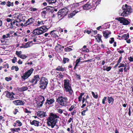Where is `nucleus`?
I'll return each instance as SVG.
<instances>
[{
  "label": "nucleus",
  "instance_id": "obj_10",
  "mask_svg": "<svg viewBox=\"0 0 133 133\" xmlns=\"http://www.w3.org/2000/svg\"><path fill=\"white\" fill-rule=\"evenodd\" d=\"M19 26L20 25L18 23V21L13 19L11 21V23H10V27L11 29H13L14 28H16V27H19Z\"/></svg>",
  "mask_w": 133,
  "mask_h": 133
},
{
  "label": "nucleus",
  "instance_id": "obj_50",
  "mask_svg": "<svg viewBox=\"0 0 133 133\" xmlns=\"http://www.w3.org/2000/svg\"><path fill=\"white\" fill-rule=\"evenodd\" d=\"M86 99H87V102H85L87 103H88V102L91 101V100L90 99L88 95H87L86 97Z\"/></svg>",
  "mask_w": 133,
  "mask_h": 133
},
{
  "label": "nucleus",
  "instance_id": "obj_31",
  "mask_svg": "<svg viewBox=\"0 0 133 133\" xmlns=\"http://www.w3.org/2000/svg\"><path fill=\"white\" fill-rule=\"evenodd\" d=\"M28 89V88L27 87L23 86L20 88V91L21 92H23L27 90Z\"/></svg>",
  "mask_w": 133,
  "mask_h": 133
},
{
  "label": "nucleus",
  "instance_id": "obj_59",
  "mask_svg": "<svg viewBox=\"0 0 133 133\" xmlns=\"http://www.w3.org/2000/svg\"><path fill=\"white\" fill-rule=\"evenodd\" d=\"M87 99H86V97L85 98L84 97H83L82 100V104L84 103L85 101V102H87Z\"/></svg>",
  "mask_w": 133,
  "mask_h": 133
},
{
  "label": "nucleus",
  "instance_id": "obj_46",
  "mask_svg": "<svg viewBox=\"0 0 133 133\" xmlns=\"http://www.w3.org/2000/svg\"><path fill=\"white\" fill-rule=\"evenodd\" d=\"M65 51L66 52H69L72 50V48L67 47L64 49Z\"/></svg>",
  "mask_w": 133,
  "mask_h": 133
},
{
  "label": "nucleus",
  "instance_id": "obj_1",
  "mask_svg": "<svg viewBox=\"0 0 133 133\" xmlns=\"http://www.w3.org/2000/svg\"><path fill=\"white\" fill-rule=\"evenodd\" d=\"M59 118V116L55 114L50 113L49 117L47 120V124L49 126H51L52 128H54L57 122V118Z\"/></svg>",
  "mask_w": 133,
  "mask_h": 133
},
{
  "label": "nucleus",
  "instance_id": "obj_57",
  "mask_svg": "<svg viewBox=\"0 0 133 133\" xmlns=\"http://www.w3.org/2000/svg\"><path fill=\"white\" fill-rule=\"evenodd\" d=\"M25 111L24 112L26 113H28L29 114H31V111L28 110V109L26 108H25L24 109Z\"/></svg>",
  "mask_w": 133,
  "mask_h": 133
},
{
  "label": "nucleus",
  "instance_id": "obj_38",
  "mask_svg": "<svg viewBox=\"0 0 133 133\" xmlns=\"http://www.w3.org/2000/svg\"><path fill=\"white\" fill-rule=\"evenodd\" d=\"M18 105H24L25 103L24 101L18 100Z\"/></svg>",
  "mask_w": 133,
  "mask_h": 133
},
{
  "label": "nucleus",
  "instance_id": "obj_56",
  "mask_svg": "<svg viewBox=\"0 0 133 133\" xmlns=\"http://www.w3.org/2000/svg\"><path fill=\"white\" fill-rule=\"evenodd\" d=\"M12 61L13 63H15L17 61V58L16 57H14L12 59Z\"/></svg>",
  "mask_w": 133,
  "mask_h": 133
},
{
  "label": "nucleus",
  "instance_id": "obj_8",
  "mask_svg": "<svg viewBox=\"0 0 133 133\" xmlns=\"http://www.w3.org/2000/svg\"><path fill=\"white\" fill-rule=\"evenodd\" d=\"M120 22V23L124 25H127L130 23V22L125 18L123 17H119L116 18L115 19Z\"/></svg>",
  "mask_w": 133,
  "mask_h": 133
},
{
  "label": "nucleus",
  "instance_id": "obj_20",
  "mask_svg": "<svg viewBox=\"0 0 133 133\" xmlns=\"http://www.w3.org/2000/svg\"><path fill=\"white\" fill-rule=\"evenodd\" d=\"M55 70L56 71L63 72L66 70L65 67H63L62 66H58L56 68Z\"/></svg>",
  "mask_w": 133,
  "mask_h": 133
},
{
  "label": "nucleus",
  "instance_id": "obj_33",
  "mask_svg": "<svg viewBox=\"0 0 133 133\" xmlns=\"http://www.w3.org/2000/svg\"><path fill=\"white\" fill-rule=\"evenodd\" d=\"M32 42V41H29L26 43L25 45H24V48H27L30 47V45L31 43Z\"/></svg>",
  "mask_w": 133,
  "mask_h": 133
},
{
  "label": "nucleus",
  "instance_id": "obj_2",
  "mask_svg": "<svg viewBox=\"0 0 133 133\" xmlns=\"http://www.w3.org/2000/svg\"><path fill=\"white\" fill-rule=\"evenodd\" d=\"M122 9L119 10V15L123 17H127L132 12V9L131 7L125 4L123 5L122 7Z\"/></svg>",
  "mask_w": 133,
  "mask_h": 133
},
{
  "label": "nucleus",
  "instance_id": "obj_41",
  "mask_svg": "<svg viewBox=\"0 0 133 133\" xmlns=\"http://www.w3.org/2000/svg\"><path fill=\"white\" fill-rule=\"evenodd\" d=\"M69 60V59L68 58H63V62L64 64H65L66 62H68Z\"/></svg>",
  "mask_w": 133,
  "mask_h": 133
},
{
  "label": "nucleus",
  "instance_id": "obj_30",
  "mask_svg": "<svg viewBox=\"0 0 133 133\" xmlns=\"http://www.w3.org/2000/svg\"><path fill=\"white\" fill-rule=\"evenodd\" d=\"M10 130L12 132H13V133H14V132H18L20 130V128H11Z\"/></svg>",
  "mask_w": 133,
  "mask_h": 133
},
{
  "label": "nucleus",
  "instance_id": "obj_27",
  "mask_svg": "<svg viewBox=\"0 0 133 133\" xmlns=\"http://www.w3.org/2000/svg\"><path fill=\"white\" fill-rule=\"evenodd\" d=\"M6 6L8 7H13L14 6V2H11L10 1H8L6 3Z\"/></svg>",
  "mask_w": 133,
  "mask_h": 133
},
{
  "label": "nucleus",
  "instance_id": "obj_47",
  "mask_svg": "<svg viewBox=\"0 0 133 133\" xmlns=\"http://www.w3.org/2000/svg\"><path fill=\"white\" fill-rule=\"evenodd\" d=\"M12 103L16 105H18V100H14L12 101Z\"/></svg>",
  "mask_w": 133,
  "mask_h": 133
},
{
  "label": "nucleus",
  "instance_id": "obj_4",
  "mask_svg": "<svg viewBox=\"0 0 133 133\" xmlns=\"http://www.w3.org/2000/svg\"><path fill=\"white\" fill-rule=\"evenodd\" d=\"M48 81L47 78L42 77L39 82V87L42 89L44 90L46 88L48 84Z\"/></svg>",
  "mask_w": 133,
  "mask_h": 133
},
{
  "label": "nucleus",
  "instance_id": "obj_55",
  "mask_svg": "<svg viewBox=\"0 0 133 133\" xmlns=\"http://www.w3.org/2000/svg\"><path fill=\"white\" fill-rule=\"evenodd\" d=\"M75 105H72L71 107L69 108V111H71L74 108Z\"/></svg>",
  "mask_w": 133,
  "mask_h": 133
},
{
  "label": "nucleus",
  "instance_id": "obj_61",
  "mask_svg": "<svg viewBox=\"0 0 133 133\" xmlns=\"http://www.w3.org/2000/svg\"><path fill=\"white\" fill-rule=\"evenodd\" d=\"M110 39L111 40L109 41V43L110 44H112L114 42V38L113 37L111 38H110Z\"/></svg>",
  "mask_w": 133,
  "mask_h": 133
},
{
  "label": "nucleus",
  "instance_id": "obj_52",
  "mask_svg": "<svg viewBox=\"0 0 133 133\" xmlns=\"http://www.w3.org/2000/svg\"><path fill=\"white\" fill-rule=\"evenodd\" d=\"M107 97H104V98L102 99V103L103 104H105V101L107 100Z\"/></svg>",
  "mask_w": 133,
  "mask_h": 133
},
{
  "label": "nucleus",
  "instance_id": "obj_6",
  "mask_svg": "<svg viewBox=\"0 0 133 133\" xmlns=\"http://www.w3.org/2000/svg\"><path fill=\"white\" fill-rule=\"evenodd\" d=\"M68 12V10L67 8L64 7L61 9L57 12L58 18L62 19L67 15Z\"/></svg>",
  "mask_w": 133,
  "mask_h": 133
},
{
  "label": "nucleus",
  "instance_id": "obj_58",
  "mask_svg": "<svg viewBox=\"0 0 133 133\" xmlns=\"http://www.w3.org/2000/svg\"><path fill=\"white\" fill-rule=\"evenodd\" d=\"M59 78H63L64 77V76L62 74V73L61 72H60L59 74Z\"/></svg>",
  "mask_w": 133,
  "mask_h": 133
},
{
  "label": "nucleus",
  "instance_id": "obj_19",
  "mask_svg": "<svg viewBox=\"0 0 133 133\" xmlns=\"http://www.w3.org/2000/svg\"><path fill=\"white\" fill-rule=\"evenodd\" d=\"M30 123L31 125H34L36 127H38L39 126V122L38 121L34 120L32 121H30Z\"/></svg>",
  "mask_w": 133,
  "mask_h": 133
},
{
  "label": "nucleus",
  "instance_id": "obj_13",
  "mask_svg": "<svg viewBox=\"0 0 133 133\" xmlns=\"http://www.w3.org/2000/svg\"><path fill=\"white\" fill-rule=\"evenodd\" d=\"M55 102V100L54 98H47L45 103L44 105L46 106L48 105H51L54 103Z\"/></svg>",
  "mask_w": 133,
  "mask_h": 133
},
{
  "label": "nucleus",
  "instance_id": "obj_51",
  "mask_svg": "<svg viewBox=\"0 0 133 133\" xmlns=\"http://www.w3.org/2000/svg\"><path fill=\"white\" fill-rule=\"evenodd\" d=\"M17 108H15L14 109V111H13V114L15 115L16 114L17 112H18V109Z\"/></svg>",
  "mask_w": 133,
  "mask_h": 133
},
{
  "label": "nucleus",
  "instance_id": "obj_62",
  "mask_svg": "<svg viewBox=\"0 0 133 133\" xmlns=\"http://www.w3.org/2000/svg\"><path fill=\"white\" fill-rule=\"evenodd\" d=\"M11 19L9 18H7L6 19V21L8 22H11V21H12V19Z\"/></svg>",
  "mask_w": 133,
  "mask_h": 133
},
{
  "label": "nucleus",
  "instance_id": "obj_5",
  "mask_svg": "<svg viewBox=\"0 0 133 133\" xmlns=\"http://www.w3.org/2000/svg\"><path fill=\"white\" fill-rule=\"evenodd\" d=\"M56 101L62 106H65L68 105V99L66 97L59 96L56 98Z\"/></svg>",
  "mask_w": 133,
  "mask_h": 133
},
{
  "label": "nucleus",
  "instance_id": "obj_40",
  "mask_svg": "<svg viewBox=\"0 0 133 133\" xmlns=\"http://www.w3.org/2000/svg\"><path fill=\"white\" fill-rule=\"evenodd\" d=\"M127 66L126 63H120L119 64V65L118 66V68H120L122 67H124Z\"/></svg>",
  "mask_w": 133,
  "mask_h": 133
},
{
  "label": "nucleus",
  "instance_id": "obj_32",
  "mask_svg": "<svg viewBox=\"0 0 133 133\" xmlns=\"http://www.w3.org/2000/svg\"><path fill=\"white\" fill-rule=\"evenodd\" d=\"M88 4L87 2L86 4L82 6L84 10H89L90 9L89 5Z\"/></svg>",
  "mask_w": 133,
  "mask_h": 133
},
{
  "label": "nucleus",
  "instance_id": "obj_37",
  "mask_svg": "<svg viewBox=\"0 0 133 133\" xmlns=\"http://www.w3.org/2000/svg\"><path fill=\"white\" fill-rule=\"evenodd\" d=\"M57 1V0H47V2L49 4H52L55 3Z\"/></svg>",
  "mask_w": 133,
  "mask_h": 133
},
{
  "label": "nucleus",
  "instance_id": "obj_42",
  "mask_svg": "<svg viewBox=\"0 0 133 133\" xmlns=\"http://www.w3.org/2000/svg\"><path fill=\"white\" fill-rule=\"evenodd\" d=\"M46 12V11L44 10L43 11L41 12L42 17L43 18H45Z\"/></svg>",
  "mask_w": 133,
  "mask_h": 133
},
{
  "label": "nucleus",
  "instance_id": "obj_24",
  "mask_svg": "<svg viewBox=\"0 0 133 133\" xmlns=\"http://www.w3.org/2000/svg\"><path fill=\"white\" fill-rule=\"evenodd\" d=\"M37 116H42L44 117H45L46 115L45 114H46L45 112H43L42 111H38L37 112Z\"/></svg>",
  "mask_w": 133,
  "mask_h": 133
},
{
  "label": "nucleus",
  "instance_id": "obj_36",
  "mask_svg": "<svg viewBox=\"0 0 133 133\" xmlns=\"http://www.w3.org/2000/svg\"><path fill=\"white\" fill-rule=\"evenodd\" d=\"M23 18V16H18L17 17V18L19 19L18 23H19V22L22 21L23 22H24L25 21V19H23L22 21V19Z\"/></svg>",
  "mask_w": 133,
  "mask_h": 133
},
{
  "label": "nucleus",
  "instance_id": "obj_22",
  "mask_svg": "<svg viewBox=\"0 0 133 133\" xmlns=\"http://www.w3.org/2000/svg\"><path fill=\"white\" fill-rule=\"evenodd\" d=\"M45 100L44 97L41 95H39L37 97V101L44 102Z\"/></svg>",
  "mask_w": 133,
  "mask_h": 133
},
{
  "label": "nucleus",
  "instance_id": "obj_12",
  "mask_svg": "<svg viewBox=\"0 0 133 133\" xmlns=\"http://www.w3.org/2000/svg\"><path fill=\"white\" fill-rule=\"evenodd\" d=\"M40 27L35 29L32 33L34 35H39L43 34Z\"/></svg>",
  "mask_w": 133,
  "mask_h": 133
},
{
  "label": "nucleus",
  "instance_id": "obj_54",
  "mask_svg": "<svg viewBox=\"0 0 133 133\" xmlns=\"http://www.w3.org/2000/svg\"><path fill=\"white\" fill-rule=\"evenodd\" d=\"M3 66V68H8L9 67V64L8 63H6V64L4 65Z\"/></svg>",
  "mask_w": 133,
  "mask_h": 133
},
{
  "label": "nucleus",
  "instance_id": "obj_53",
  "mask_svg": "<svg viewBox=\"0 0 133 133\" xmlns=\"http://www.w3.org/2000/svg\"><path fill=\"white\" fill-rule=\"evenodd\" d=\"M64 110H62L60 109H57V112L60 114H62L63 112V111Z\"/></svg>",
  "mask_w": 133,
  "mask_h": 133
},
{
  "label": "nucleus",
  "instance_id": "obj_49",
  "mask_svg": "<svg viewBox=\"0 0 133 133\" xmlns=\"http://www.w3.org/2000/svg\"><path fill=\"white\" fill-rule=\"evenodd\" d=\"M91 94H92V95L93 96V97L95 98H97L98 97V95L97 94L95 95V94L94 93V92H93V91H92L91 92Z\"/></svg>",
  "mask_w": 133,
  "mask_h": 133
},
{
  "label": "nucleus",
  "instance_id": "obj_7",
  "mask_svg": "<svg viewBox=\"0 0 133 133\" xmlns=\"http://www.w3.org/2000/svg\"><path fill=\"white\" fill-rule=\"evenodd\" d=\"M34 70V69L32 68H31L23 74V75L21 76V78L24 80L27 79L31 75Z\"/></svg>",
  "mask_w": 133,
  "mask_h": 133
},
{
  "label": "nucleus",
  "instance_id": "obj_39",
  "mask_svg": "<svg viewBox=\"0 0 133 133\" xmlns=\"http://www.w3.org/2000/svg\"><path fill=\"white\" fill-rule=\"evenodd\" d=\"M37 9L33 8L32 6H31L29 8V10L30 11L33 12L37 11Z\"/></svg>",
  "mask_w": 133,
  "mask_h": 133
},
{
  "label": "nucleus",
  "instance_id": "obj_16",
  "mask_svg": "<svg viewBox=\"0 0 133 133\" xmlns=\"http://www.w3.org/2000/svg\"><path fill=\"white\" fill-rule=\"evenodd\" d=\"M34 21L35 19L32 17L29 18L24 23V25L27 26L31 25L34 23Z\"/></svg>",
  "mask_w": 133,
  "mask_h": 133
},
{
  "label": "nucleus",
  "instance_id": "obj_64",
  "mask_svg": "<svg viewBox=\"0 0 133 133\" xmlns=\"http://www.w3.org/2000/svg\"><path fill=\"white\" fill-rule=\"evenodd\" d=\"M111 66H109L108 67H107L106 68V71H109L111 69Z\"/></svg>",
  "mask_w": 133,
  "mask_h": 133
},
{
  "label": "nucleus",
  "instance_id": "obj_15",
  "mask_svg": "<svg viewBox=\"0 0 133 133\" xmlns=\"http://www.w3.org/2000/svg\"><path fill=\"white\" fill-rule=\"evenodd\" d=\"M57 45L55 46V50L58 52H62L64 48V46H62L61 45L59 44H57Z\"/></svg>",
  "mask_w": 133,
  "mask_h": 133
},
{
  "label": "nucleus",
  "instance_id": "obj_44",
  "mask_svg": "<svg viewBox=\"0 0 133 133\" xmlns=\"http://www.w3.org/2000/svg\"><path fill=\"white\" fill-rule=\"evenodd\" d=\"M27 57V56L23 54L21 55L20 56H19V58L23 59H25Z\"/></svg>",
  "mask_w": 133,
  "mask_h": 133
},
{
  "label": "nucleus",
  "instance_id": "obj_3",
  "mask_svg": "<svg viewBox=\"0 0 133 133\" xmlns=\"http://www.w3.org/2000/svg\"><path fill=\"white\" fill-rule=\"evenodd\" d=\"M64 90L66 92H68L69 94L71 95L73 91L71 85L70 84L69 81V79H65L64 80Z\"/></svg>",
  "mask_w": 133,
  "mask_h": 133
},
{
  "label": "nucleus",
  "instance_id": "obj_28",
  "mask_svg": "<svg viewBox=\"0 0 133 133\" xmlns=\"http://www.w3.org/2000/svg\"><path fill=\"white\" fill-rule=\"evenodd\" d=\"M44 102H39L37 101H36V103L37 104V106L39 108L42 107Z\"/></svg>",
  "mask_w": 133,
  "mask_h": 133
},
{
  "label": "nucleus",
  "instance_id": "obj_9",
  "mask_svg": "<svg viewBox=\"0 0 133 133\" xmlns=\"http://www.w3.org/2000/svg\"><path fill=\"white\" fill-rule=\"evenodd\" d=\"M5 93L6 94L5 96L9 99L10 100H12L17 99L16 97H14L15 94L13 92H10L8 91H6Z\"/></svg>",
  "mask_w": 133,
  "mask_h": 133
},
{
  "label": "nucleus",
  "instance_id": "obj_45",
  "mask_svg": "<svg viewBox=\"0 0 133 133\" xmlns=\"http://www.w3.org/2000/svg\"><path fill=\"white\" fill-rule=\"evenodd\" d=\"M16 122L18 124V127H21L22 125V123L20 122L19 120H17L16 121Z\"/></svg>",
  "mask_w": 133,
  "mask_h": 133
},
{
  "label": "nucleus",
  "instance_id": "obj_26",
  "mask_svg": "<svg viewBox=\"0 0 133 133\" xmlns=\"http://www.w3.org/2000/svg\"><path fill=\"white\" fill-rule=\"evenodd\" d=\"M48 26H46L43 25L40 27L43 33L47 31L48 29L47 28Z\"/></svg>",
  "mask_w": 133,
  "mask_h": 133
},
{
  "label": "nucleus",
  "instance_id": "obj_14",
  "mask_svg": "<svg viewBox=\"0 0 133 133\" xmlns=\"http://www.w3.org/2000/svg\"><path fill=\"white\" fill-rule=\"evenodd\" d=\"M88 4H89L90 9L91 8L95 9L96 8L95 6H97V5L96 4L97 2H95L94 1H89L88 2Z\"/></svg>",
  "mask_w": 133,
  "mask_h": 133
},
{
  "label": "nucleus",
  "instance_id": "obj_60",
  "mask_svg": "<svg viewBox=\"0 0 133 133\" xmlns=\"http://www.w3.org/2000/svg\"><path fill=\"white\" fill-rule=\"evenodd\" d=\"M5 79L6 81H11L12 79V78L10 77H6L5 78Z\"/></svg>",
  "mask_w": 133,
  "mask_h": 133
},
{
  "label": "nucleus",
  "instance_id": "obj_63",
  "mask_svg": "<svg viewBox=\"0 0 133 133\" xmlns=\"http://www.w3.org/2000/svg\"><path fill=\"white\" fill-rule=\"evenodd\" d=\"M128 59L130 62L133 61V57L131 56L128 58Z\"/></svg>",
  "mask_w": 133,
  "mask_h": 133
},
{
  "label": "nucleus",
  "instance_id": "obj_25",
  "mask_svg": "<svg viewBox=\"0 0 133 133\" xmlns=\"http://www.w3.org/2000/svg\"><path fill=\"white\" fill-rule=\"evenodd\" d=\"M129 37V34L128 33L127 34H124L121 36V39H124L125 40L128 39Z\"/></svg>",
  "mask_w": 133,
  "mask_h": 133
},
{
  "label": "nucleus",
  "instance_id": "obj_17",
  "mask_svg": "<svg viewBox=\"0 0 133 133\" xmlns=\"http://www.w3.org/2000/svg\"><path fill=\"white\" fill-rule=\"evenodd\" d=\"M79 11V9H76L75 10L73 11L72 12L68 15V17L69 18H72L73 16H74Z\"/></svg>",
  "mask_w": 133,
  "mask_h": 133
},
{
  "label": "nucleus",
  "instance_id": "obj_11",
  "mask_svg": "<svg viewBox=\"0 0 133 133\" xmlns=\"http://www.w3.org/2000/svg\"><path fill=\"white\" fill-rule=\"evenodd\" d=\"M41 79V78L39 77V75H37L34 76L32 79L30 81H29V82L32 83H33L34 84H37V82L39 81Z\"/></svg>",
  "mask_w": 133,
  "mask_h": 133
},
{
  "label": "nucleus",
  "instance_id": "obj_48",
  "mask_svg": "<svg viewBox=\"0 0 133 133\" xmlns=\"http://www.w3.org/2000/svg\"><path fill=\"white\" fill-rule=\"evenodd\" d=\"M16 54L18 56V57H19V56L21 55L22 54V52L21 51H16Z\"/></svg>",
  "mask_w": 133,
  "mask_h": 133
},
{
  "label": "nucleus",
  "instance_id": "obj_43",
  "mask_svg": "<svg viewBox=\"0 0 133 133\" xmlns=\"http://www.w3.org/2000/svg\"><path fill=\"white\" fill-rule=\"evenodd\" d=\"M130 69V67L129 66H128V67H127V66H125L124 67V72H127L128 70H129Z\"/></svg>",
  "mask_w": 133,
  "mask_h": 133
},
{
  "label": "nucleus",
  "instance_id": "obj_21",
  "mask_svg": "<svg viewBox=\"0 0 133 133\" xmlns=\"http://www.w3.org/2000/svg\"><path fill=\"white\" fill-rule=\"evenodd\" d=\"M36 23H37V25L38 26H39L40 25H42L44 24V21L40 18L37 19L36 21Z\"/></svg>",
  "mask_w": 133,
  "mask_h": 133
},
{
  "label": "nucleus",
  "instance_id": "obj_35",
  "mask_svg": "<svg viewBox=\"0 0 133 133\" xmlns=\"http://www.w3.org/2000/svg\"><path fill=\"white\" fill-rule=\"evenodd\" d=\"M84 92H82L80 93L79 96L78 97V101L79 102H81L82 99V97L83 95H84Z\"/></svg>",
  "mask_w": 133,
  "mask_h": 133
},
{
  "label": "nucleus",
  "instance_id": "obj_18",
  "mask_svg": "<svg viewBox=\"0 0 133 133\" xmlns=\"http://www.w3.org/2000/svg\"><path fill=\"white\" fill-rule=\"evenodd\" d=\"M103 36L105 39L107 38L109 35L111 34V32L109 31H105L103 32Z\"/></svg>",
  "mask_w": 133,
  "mask_h": 133
},
{
  "label": "nucleus",
  "instance_id": "obj_34",
  "mask_svg": "<svg viewBox=\"0 0 133 133\" xmlns=\"http://www.w3.org/2000/svg\"><path fill=\"white\" fill-rule=\"evenodd\" d=\"M82 49V51L83 52H89V50L88 48H86V46L85 45L83 46Z\"/></svg>",
  "mask_w": 133,
  "mask_h": 133
},
{
  "label": "nucleus",
  "instance_id": "obj_23",
  "mask_svg": "<svg viewBox=\"0 0 133 133\" xmlns=\"http://www.w3.org/2000/svg\"><path fill=\"white\" fill-rule=\"evenodd\" d=\"M95 37H96L95 38V39L98 42H99L101 41V43H102L103 41L101 39L102 36L101 35L98 34Z\"/></svg>",
  "mask_w": 133,
  "mask_h": 133
},
{
  "label": "nucleus",
  "instance_id": "obj_29",
  "mask_svg": "<svg viewBox=\"0 0 133 133\" xmlns=\"http://www.w3.org/2000/svg\"><path fill=\"white\" fill-rule=\"evenodd\" d=\"M107 100L109 104H110L112 102L111 104H112L114 100V99L112 97H108L107 98Z\"/></svg>",
  "mask_w": 133,
  "mask_h": 133
}]
</instances>
